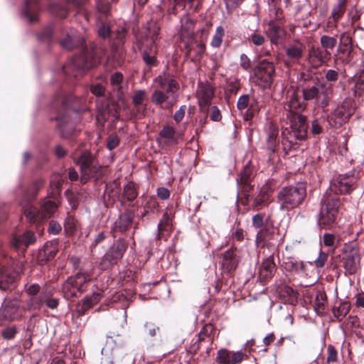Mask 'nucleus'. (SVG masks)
Wrapping results in <instances>:
<instances>
[{"label": "nucleus", "mask_w": 364, "mask_h": 364, "mask_svg": "<svg viewBox=\"0 0 364 364\" xmlns=\"http://www.w3.org/2000/svg\"><path fill=\"white\" fill-rule=\"evenodd\" d=\"M81 169V181L84 183L90 179L99 180L105 173V167L100 166L97 160L88 152L82 153L78 159Z\"/></svg>", "instance_id": "5"}, {"label": "nucleus", "mask_w": 364, "mask_h": 364, "mask_svg": "<svg viewBox=\"0 0 364 364\" xmlns=\"http://www.w3.org/2000/svg\"><path fill=\"white\" fill-rule=\"evenodd\" d=\"M181 37L184 38H191L194 35V21L190 18L189 15L185 14L181 18Z\"/></svg>", "instance_id": "23"}, {"label": "nucleus", "mask_w": 364, "mask_h": 364, "mask_svg": "<svg viewBox=\"0 0 364 364\" xmlns=\"http://www.w3.org/2000/svg\"><path fill=\"white\" fill-rule=\"evenodd\" d=\"M275 75L274 64L267 60H261L255 68V75L263 87H269Z\"/></svg>", "instance_id": "9"}, {"label": "nucleus", "mask_w": 364, "mask_h": 364, "mask_svg": "<svg viewBox=\"0 0 364 364\" xmlns=\"http://www.w3.org/2000/svg\"><path fill=\"white\" fill-rule=\"evenodd\" d=\"M357 109L355 101L351 97H346L338 105L328 117V122L331 127L338 128L346 123Z\"/></svg>", "instance_id": "6"}, {"label": "nucleus", "mask_w": 364, "mask_h": 364, "mask_svg": "<svg viewBox=\"0 0 364 364\" xmlns=\"http://www.w3.org/2000/svg\"><path fill=\"white\" fill-rule=\"evenodd\" d=\"M133 215L131 213H124L121 214L114 222V230L120 232H124L132 224Z\"/></svg>", "instance_id": "30"}, {"label": "nucleus", "mask_w": 364, "mask_h": 364, "mask_svg": "<svg viewBox=\"0 0 364 364\" xmlns=\"http://www.w3.org/2000/svg\"><path fill=\"white\" fill-rule=\"evenodd\" d=\"M24 214L31 223H35L38 220H43L41 218L40 210L33 205L26 207L24 209Z\"/></svg>", "instance_id": "40"}, {"label": "nucleus", "mask_w": 364, "mask_h": 364, "mask_svg": "<svg viewBox=\"0 0 364 364\" xmlns=\"http://www.w3.org/2000/svg\"><path fill=\"white\" fill-rule=\"evenodd\" d=\"M58 127L63 137L71 135L75 132L74 123L67 117H58Z\"/></svg>", "instance_id": "27"}, {"label": "nucleus", "mask_w": 364, "mask_h": 364, "mask_svg": "<svg viewBox=\"0 0 364 364\" xmlns=\"http://www.w3.org/2000/svg\"><path fill=\"white\" fill-rule=\"evenodd\" d=\"M225 36L224 28L219 26L216 28L215 33L211 41V46L214 48H219L223 42V38Z\"/></svg>", "instance_id": "42"}, {"label": "nucleus", "mask_w": 364, "mask_h": 364, "mask_svg": "<svg viewBox=\"0 0 364 364\" xmlns=\"http://www.w3.org/2000/svg\"><path fill=\"white\" fill-rule=\"evenodd\" d=\"M13 281L14 277L5 270L4 265L0 264V289L6 290Z\"/></svg>", "instance_id": "36"}, {"label": "nucleus", "mask_w": 364, "mask_h": 364, "mask_svg": "<svg viewBox=\"0 0 364 364\" xmlns=\"http://www.w3.org/2000/svg\"><path fill=\"white\" fill-rule=\"evenodd\" d=\"M224 264L228 266L230 270L236 268L237 262L235 259V253L232 250L225 251L223 254Z\"/></svg>", "instance_id": "37"}, {"label": "nucleus", "mask_w": 364, "mask_h": 364, "mask_svg": "<svg viewBox=\"0 0 364 364\" xmlns=\"http://www.w3.org/2000/svg\"><path fill=\"white\" fill-rule=\"evenodd\" d=\"M174 94L156 90L151 95V102L156 105H161L164 102H167L168 107H171L177 101V97Z\"/></svg>", "instance_id": "16"}, {"label": "nucleus", "mask_w": 364, "mask_h": 364, "mask_svg": "<svg viewBox=\"0 0 364 364\" xmlns=\"http://www.w3.org/2000/svg\"><path fill=\"white\" fill-rule=\"evenodd\" d=\"M146 98V93L144 90H139L134 92L132 102L135 107H139L144 105V101Z\"/></svg>", "instance_id": "47"}, {"label": "nucleus", "mask_w": 364, "mask_h": 364, "mask_svg": "<svg viewBox=\"0 0 364 364\" xmlns=\"http://www.w3.org/2000/svg\"><path fill=\"white\" fill-rule=\"evenodd\" d=\"M320 43L323 50L331 52L337 44V39L335 36L323 35L320 38Z\"/></svg>", "instance_id": "33"}, {"label": "nucleus", "mask_w": 364, "mask_h": 364, "mask_svg": "<svg viewBox=\"0 0 364 364\" xmlns=\"http://www.w3.org/2000/svg\"><path fill=\"white\" fill-rule=\"evenodd\" d=\"M213 95V90L210 84L200 85L197 91V97L199 105L200 107L209 105Z\"/></svg>", "instance_id": "21"}, {"label": "nucleus", "mask_w": 364, "mask_h": 364, "mask_svg": "<svg viewBox=\"0 0 364 364\" xmlns=\"http://www.w3.org/2000/svg\"><path fill=\"white\" fill-rule=\"evenodd\" d=\"M339 257L346 275L355 274L360 269V252L355 245L345 244Z\"/></svg>", "instance_id": "7"}, {"label": "nucleus", "mask_w": 364, "mask_h": 364, "mask_svg": "<svg viewBox=\"0 0 364 364\" xmlns=\"http://www.w3.org/2000/svg\"><path fill=\"white\" fill-rule=\"evenodd\" d=\"M328 356L326 358V362L336 363L338 360V352L332 345H328L327 347Z\"/></svg>", "instance_id": "50"}, {"label": "nucleus", "mask_w": 364, "mask_h": 364, "mask_svg": "<svg viewBox=\"0 0 364 364\" xmlns=\"http://www.w3.org/2000/svg\"><path fill=\"white\" fill-rule=\"evenodd\" d=\"M17 333L15 326H10L2 331V336L6 340L12 339L15 337Z\"/></svg>", "instance_id": "56"}, {"label": "nucleus", "mask_w": 364, "mask_h": 364, "mask_svg": "<svg viewBox=\"0 0 364 364\" xmlns=\"http://www.w3.org/2000/svg\"><path fill=\"white\" fill-rule=\"evenodd\" d=\"M350 311V305L348 302H341L338 306L333 308V313L336 318L341 320Z\"/></svg>", "instance_id": "38"}, {"label": "nucleus", "mask_w": 364, "mask_h": 364, "mask_svg": "<svg viewBox=\"0 0 364 364\" xmlns=\"http://www.w3.org/2000/svg\"><path fill=\"white\" fill-rule=\"evenodd\" d=\"M245 237L244 230L242 228H237L231 234V237L233 240L237 242H241L243 240Z\"/></svg>", "instance_id": "64"}, {"label": "nucleus", "mask_w": 364, "mask_h": 364, "mask_svg": "<svg viewBox=\"0 0 364 364\" xmlns=\"http://www.w3.org/2000/svg\"><path fill=\"white\" fill-rule=\"evenodd\" d=\"M61 229H62L61 225L58 223H57L54 220H51L49 223V227H48L49 233H51L53 235H57L61 231Z\"/></svg>", "instance_id": "63"}, {"label": "nucleus", "mask_w": 364, "mask_h": 364, "mask_svg": "<svg viewBox=\"0 0 364 364\" xmlns=\"http://www.w3.org/2000/svg\"><path fill=\"white\" fill-rule=\"evenodd\" d=\"M92 274V269H80L79 272H77L75 276L70 277L75 283L76 286L82 291L83 285L89 282L91 279V275Z\"/></svg>", "instance_id": "29"}, {"label": "nucleus", "mask_w": 364, "mask_h": 364, "mask_svg": "<svg viewBox=\"0 0 364 364\" xmlns=\"http://www.w3.org/2000/svg\"><path fill=\"white\" fill-rule=\"evenodd\" d=\"M266 34L269 38L271 43L275 45L282 43L287 36L285 29L274 21L269 23Z\"/></svg>", "instance_id": "14"}, {"label": "nucleus", "mask_w": 364, "mask_h": 364, "mask_svg": "<svg viewBox=\"0 0 364 364\" xmlns=\"http://www.w3.org/2000/svg\"><path fill=\"white\" fill-rule=\"evenodd\" d=\"M346 0H337L333 6L331 16L328 19V26L336 28L338 21L342 17L346 10Z\"/></svg>", "instance_id": "17"}, {"label": "nucleus", "mask_w": 364, "mask_h": 364, "mask_svg": "<svg viewBox=\"0 0 364 364\" xmlns=\"http://www.w3.org/2000/svg\"><path fill=\"white\" fill-rule=\"evenodd\" d=\"M56 208V204L51 200L44 202L41 207V218L43 220L50 218L55 210Z\"/></svg>", "instance_id": "32"}, {"label": "nucleus", "mask_w": 364, "mask_h": 364, "mask_svg": "<svg viewBox=\"0 0 364 364\" xmlns=\"http://www.w3.org/2000/svg\"><path fill=\"white\" fill-rule=\"evenodd\" d=\"M119 144V139L116 134H111L109 136L107 141V148L112 151L117 147Z\"/></svg>", "instance_id": "53"}, {"label": "nucleus", "mask_w": 364, "mask_h": 364, "mask_svg": "<svg viewBox=\"0 0 364 364\" xmlns=\"http://www.w3.org/2000/svg\"><path fill=\"white\" fill-rule=\"evenodd\" d=\"M62 291L66 299L77 297L82 292L71 277H68L63 284Z\"/></svg>", "instance_id": "25"}, {"label": "nucleus", "mask_w": 364, "mask_h": 364, "mask_svg": "<svg viewBox=\"0 0 364 364\" xmlns=\"http://www.w3.org/2000/svg\"><path fill=\"white\" fill-rule=\"evenodd\" d=\"M279 127L272 122L268 124L267 129V149L273 153L275 151L278 144Z\"/></svg>", "instance_id": "22"}, {"label": "nucleus", "mask_w": 364, "mask_h": 364, "mask_svg": "<svg viewBox=\"0 0 364 364\" xmlns=\"http://www.w3.org/2000/svg\"><path fill=\"white\" fill-rule=\"evenodd\" d=\"M19 301L17 299H5L0 308V323L17 319L20 316Z\"/></svg>", "instance_id": "11"}, {"label": "nucleus", "mask_w": 364, "mask_h": 364, "mask_svg": "<svg viewBox=\"0 0 364 364\" xmlns=\"http://www.w3.org/2000/svg\"><path fill=\"white\" fill-rule=\"evenodd\" d=\"M36 241V236L33 232L26 231L21 236H14L11 240V245L17 249L25 250L26 248Z\"/></svg>", "instance_id": "18"}, {"label": "nucleus", "mask_w": 364, "mask_h": 364, "mask_svg": "<svg viewBox=\"0 0 364 364\" xmlns=\"http://www.w3.org/2000/svg\"><path fill=\"white\" fill-rule=\"evenodd\" d=\"M328 258V255L325 252H320L318 257L314 260L315 266L317 268H321L324 266Z\"/></svg>", "instance_id": "59"}, {"label": "nucleus", "mask_w": 364, "mask_h": 364, "mask_svg": "<svg viewBox=\"0 0 364 364\" xmlns=\"http://www.w3.org/2000/svg\"><path fill=\"white\" fill-rule=\"evenodd\" d=\"M102 291L94 292L92 296L85 297L82 301L83 310L90 309L93 305L97 304L101 298Z\"/></svg>", "instance_id": "35"}, {"label": "nucleus", "mask_w": 364, "mask_h": 364, "mask_svg": "<svg viewBox=\"0 0 364 364\" xmlns=\"http://www.w3.org/2000/svg\"><path fill=\"white\" fill-rule=\"evenodd\" d=\"M331 58V52L322 48L312 46L308 50V61L312 67L316 68L326 63Z\"/></svg>", "instance_id": "12"}, {"label": "nucleus", "mask_w": 364, "mask_h": 364, "mask_svg": "<svg viewBox=\"0 0 364 364\" xmlns=\"http://www.w3.org/2000/svg\"><path fill=\"white\" fill-rule=\"evenodd\" d=\"M350 92L354 97H360L364 94V69L357 72L349 80Z\"/></svg>", "instance_id": "15"}, {"label": "nucleus", "mask_w": 364, "mask_h": 364, "mask_svg": "<svg viewBox=\"0 0 364 364\" xmlns=\"http://www.w3.org/2000/svg\"><path fill=\"white\" fill-rule=\"evenodd\" d=\"M90 91L95 96L101 97L105 95V89L102 84L97 83L90 87Z\"/></svg>", "instance_id": "58"}, {"label": "nucleus", "mask_w": 364, "mask_h": 364, "mask_svg": "<svg viewBox=\"0 0 364 364\" xmlns=\"http://www.w3.org/2000/svg\"><path fill=\"white\" fill-rule=\"evenodd\" d=\"M289 127L282 132L283 140L290 144H296L297 140H303L306 137L308 124L306 117L299 113H291L289 117Z\"/></svg>", "instance_id": "3"}, {"label": "nucleus", "mask_w": 364, "mask_h": 364, "mask_svg": "<svg viewBox=\"0 0 364 364\" xmlns=\"http://www.w3.org/2000/svg\"><path fill=\"white\" fill-rule=\"evenodd\" d=\"M340 206V199L338 197L331 196L330 193H326L321 201L318 225L324 228L332 227L336 223Z\"/></svg>", "instance_id": "2"}, {"label": "nucleus", "mask_w": 364, "mask_h": 364, "mask_svg": "<svg viewBox=\"0 0 364 364\" xmlns=\"http://www.w3.org/2000/svg\"><path fill=\"white\" fill-rule=\"evenodd\" d=\"M306 198V187L303 183L282 187L277 193L279 210L290 211L299 207Z\"/></svg>", "instance_id": "1"}, {"label": "nucleus", "mask_w": 364, "mask_h": 364, "mask_svg": "<svg viewBox=\"0 0 364 364\" xmlns=\"http://www.w3.org/2000/svg\"><path fill=\"white\" fill-rule=\"evenodd\" d=\"M275 271L276 265L272 256H269L263 259L259 269V274L262 277L270 278L273 276Z\"/></svg>", "instance_id": "26"}, {"label": "nucleus", "mask_w": 364, "mask_h": 364, "mask_svg": "<svg viewBox=\"0 0 364 364\" xmlns=\"http://www.w3.org/2000/svg\"><path fill=\"white\" fill-rule=\"evenodd\" d=\"M285 269L289 271H294L296 274H306L305 264L301 261L289 260L284 263Z\"/></svg>", "instance_id": "34"}, {"label": "nucleus", "mask_w": 364, "mask_h": 364, "mask_svg": "<svg viewBox=\"0 0 364 364\" xmlns=\"http://www.w3.org/2000/svg\"><path fill=\"white\" fill-rule=\"evenodd\" d=\"M127 248L124 240H118L103 256L100 262L102 269H107L120 259Z\"/></svg>", "instance_id": "10"}, {"label": "nucleus", "mask_w": 364, "mask_h": 364, "mask_svg": "<svg viewBox=\"0 0 364 364\" xmlns=\"http://www.w3.org/2000/svg\"><path fill=\"white\" fill-rule=\"evenodd\" d=\"M357 177L352 172L340 174L332 180L329 192L335 194L349 193L356 187Z\"/></svg>", "instance_id": "8"}, {"label": "nucleus", "mask_w": 364, "mask_h": 364, "mask_svg": "<svg viewBox=\"0 0 364 364\" xmlns=\"http://www.w3.org/2000/svg\"><path fill=\"white\" fill-rule=\"evenodd\" d=\"M38 0H25L24 8L22 10V15L28 21L29 23H33L38 18V10L36 5Z\"/></svg>", "instance_id": "24"}, {"label": "nucleus", "mask_w": 364, "mask_h": 364, "mask_svg": "<svg viewBox=\"0 0 364 364\" xmlns=\"http://www.w3.org/2000/svg\"><path fill=\"white\" fill-rule=\"evenodd\" d=\"M323 244L325 246L334 248L336 247V237L331 233H325L323 236Z\"/></svg>", "instance_id": "54"}, {"label": "nucleus", "mask_w": 364, "mask_h": 364, "mask_svg": "<svg viewBox=\"0 0 364 364\" xmlns=\"http://www.w3.org/2000/svg\"><path fill=\"white\" fill-rule=\"evenodd\" d=\"M144 328L148 334L151 337L156 336V331L159 329V327L151 322H146L144 324Z\"/></svg>", "instance_id": "62"}, {"label": "nucleus", "mask_w": 364, "mask_h": 364, "mask_svg": "<svg viewBox=\"0 0 364 364\" xmlns=\"http://www.w3.org/2000/svg\"><path fill=\"white\" fill-rule=\"evenodd\" d=\"M124 80V76L122 73L119 72H115L112 74L110 77V83L114 90L121 92L122 83Z\"/></svg>", "instance_id": "41"}, {"label": "nucleus", "mask_w": 364, "mask_h": 364, "mask_svg": "<svg viewBox=\"0 0 364 364\" xmlns=\"http://www.w3.org/2000/svg\"><path fill=\"white\" fill-rule=\"evenodd\" d=\"M250 104V96L248 95H243L240 96L237 102V108L242 111L247 108Z\"/></svg>", "instance_id": "52"}, {"label": "nucleus", "mask_w": 364, "mask_h": 364, "mask_svg": "<svg viewBox=\"0 0 364 364\" xmlns=\"http://www.w3.org/2000/svg\"><path fill=\"white\" fill-rule=\"evenodd\" d=\"M340 73H345V70H343V71H341V70H336L330 69V70H327V72L325 75V77H326V80L328 82H336L338 80Z\"/></svg>", "instance_id": "51"}, {"label": "nucleus", "mask_w": 364, "mask_h": 364, "mask_svg": "<svg viewBox=\"0 0 364 364\" xmlns=\"http://www.w3.org/2000/svg\"><path fill=\"white\" fill-rule=\"evenodd\" d=\"M216 360L222 364H231V352L226 348L220 349Z\"/></svg>", "instance_id": "46"}, {"label": "nucleus", "mask_w": 364, "mask_h": 364, "mask_svg": "<svg viewBox=\"0 0 364 364\" xmlns=\"http://www.w3.org/2000/svg\"><path fill=\"white\" fill-rule=\"evenodd\" d=\"M43 302L41 296H33L26 303V309L28 311L40 309Z\"/></svg>", "instance_id": "43"}, {"label": "nucleus", "mask_w": 364, "mask_h": 364, "mask_svg": "<svg viewBox=\"0 0 364 364\" xmlns=\"http://www.w3.org/2000/svg\"><path fill=\"white\" fill-rule=\"evenodd\" d=\"M98 35L100 37L107 39L109 38L111 34V29L109 26L107 24H102L98 28Z\"/></svg>", "instance_id": "57"}, {"label": "nucleus", "mask_w": 364, "mask_h": 364, "mask_svg": "<svg viewBox=\"0 0 364 364\" xmlns=\"http://www.w3.org/2000/svg\"><path fill=\"white\" fill-rule=\"evenodd\" d=\"M264 225V215L262 213H257L252 217V226L255 228L259 229L257 232L256 240L260 242L265 240L267 233V230L262 228Z\"/></svg>", "instance_id": "28"}, {"label": "nucleus", "mask_w": 364, "mask_h": 364, "mask_svg": "<svg viewBox=\"0 0 364 364\" xmlns=\"http://www.w3.org/2000/svg\"><path fill=\"white\" fill-rule=\"evenodd\" d=\"M155 82L167 93H176L179 89L178 83L169 75H159L155 79Z\"/></svg>", "instance_id": "19"}, {"label": "nucleus", "mask_w": 364, "mask_h": 364, "mask_svg": "<svg viewBox=\"0 0 364 364\" xmlns=\"http://www.w3.org/2000/svg\"><path fill=\"white\" fill-rule=\"evenodd\" d=\"M247 40L255 46H261L266 42L265 37L262 34L256 31L250 34L247 37Z\"/></svg>", "instance_id": "48"}, {"label": "nucleus", "mask_w": 364, "mask_h": 364, "mask_svg": "<svg viewBox=\"0 0 364 364\" xmlns=\"http://www.w3.org/2000/svg\"><path fill=\"white\" fill-rule=\"evenodd\" d=\"M305 48V45L300 41L289 45L285 49V53L289 60L292 63L299 62L303 56Z\"/></svg>", "instance_id": "20"}, {"label": "nucleus", "mask_w": 364, "mask_h": 364, "mask_svg": "<svg viewBox=\"0 0 364 364\" xmlns=\"http://www.w3.org/2000/svg\"><path fill=\"white\" fill-rule=\"evenodd\" d=\"M137 191L132 183H128L124 186L123 198L129 202H133L137 197Z\"/></svg>", "instance_id": "39"}, {"label": "nucleus", "mask_w": 364, "mask_h": 364, "mask_svg": "<svg viewBox=\"0 0 364 364\" xmlns=\"http://www.w3.org/2000/svg\"><path fill=\"white\" fill-rule=\"evenodd\" d=\"M352 46L348 44L344 45L343 48H338V51L341 52L343 56L341 57L343 63L347 64L351 60Z\"/></svg>", "instance_id": "49"}, {"label": "nucleus", "mask_w": 364, "mask_h": 364, "mask_svg": "<svg viewBox=\"0 0 364 364\" xmlns=\"http://www.w3.org/2000/svg\"><path fill=\"white\" fill-rule=\"evenodd\" d=\"M90 68V64L84 54H80L73 58L66 65L64 70L66 74L73 71L74 75H81L82 71Z\"/></svg>", "instance_id": "13"}, {"label": "nucleus", "mask_w": 364, "mask_h": 364, "mask_svg": "<svg viewBox=\"0 0 364 364\" xmlns=\"http://www.w3.org/2000/svg\"><path fill=\"white\" fill-rule=\"evenodd\" d=\"M251 60L248 56L242 53L240 57V65L245 70H248L251 67Z\"/></svg>", "instance_id": "61"}, {"label": "nucleus", "mask_w": 364, "mask_h": 364, "mask_svg": "<svg viewBox=\"0 0 364 364\" xmlns=\"http://www.w3.org/2000/svg\"><path fill=\"white\" fill-rule=\"evenodd\" d=\"M251 171L249 168H245L240 173V181L242 184L247 186L250 182Z\"/></svg>", "instance_id": "55"}, {"label": "nucleus", "mask_w": 364, "mask_h": 364, "mask_svg": "<svg viewBox=\"0 0 364 364\" xmlns=\"http://www.w3.org/2000/svg\"><path fill=\"white\" fill-rule=\"evenodd\" d=\"M303 97L305 100H314L316 107L324 108L329 104L333 96L331 86L320 82H315L302 90Z\"/></svg>", "instance_id": "4"}, {"label": "nucleus", "mask_w": 364, "mask_h": 364, "mask_svg": "<svg viewBox=\"0 0 364 364\" xmlns=\"http://www.w3.org/2000/svg\"><path fill=\"white\" fill-rule=\"evenodd\" d=\"M58 251V242L53 240L48 241L44 245L41 254H43V256L46 257V259L48 260L53 258Z\"/></svg>", "instance_id": "31"}, {"label": "nucleus", "mask_w": 364, "mask_h": 364, "mask_svg": "<svg viewBox=\"0 0 364 364\" xmlns=\"http://www.w3.org/2000/svg\"><path fill=\"white\" fill-rule=\"evenodd\" d=\"M175 133L176 131L173 127L166 126L163 128V129L160 132L159 134L167 142L176 143V139L174 137Z\"/></svg>", "instance_id": "44"}, {"label": "nucleus", "mask_w": 364, "mask_h": 364, "mask_svg": "<svg viewBox=\"0 0 364 364\" xmlns=\"http://www.w3.org/2000/svg\"><path fill=\"white\" fill-rule=\"evenodd\" d=\"M73 41L74 36L68 35L65 39L60 41V46L63 48H65L67 50H71L74 46Z\"/></svg>", "instance_id": "60"}, {"label": "nucleus", "mask_w": 364, "mask_h": 364, "mask_svg": "<svg viewBox=\"0 0 364 364\" xmlns=\"http://www.w3.org/2000/svg\"><path fill=\"white\" fill-rule=\"evenodd\" d=\"M65 231L67 234L73 235L77 228V221L72 216H68L64 223Z\"/></svg>", "instance_id": "45"}]
</instances>
